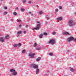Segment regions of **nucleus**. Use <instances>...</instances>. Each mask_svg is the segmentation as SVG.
Listing matches in <instances>:
<instances>
[{"mask_svg":"<svg viewBox=\"0 0 76 76\" xmlns=\"http://www.w3.org/2000/svg\"><path fill=\"white\" fill-rule=\"evenodd\" d=\"M11 22H13V19H11Z\"/></svg>","mask_w":76,"mask_h":76,"instance_id":"40","label":"nucleus"},{"mask_svg":"<svg viewBox=\"0 0 76 76\" xmlns=\"http://www.w3.org/2000/svg\"><path fill=\"white\" fill-rule=\"evenodd\" d=\"M34 55H35V53H31V54H29L28 55V56H30L31 58H34Z\"/></svg>","mask_w":76,"mask_h":76,"instance_id":"5","label":"nucleus"},{"mask_svg":"<svg viewBox=\"0 0 76 76\" xmlns=\"http://www.w3.org/2000/svg\"><path fill=\"white\" fill-rule=\"evenodd\" d=\"M26 52V51L24 50H23L22 51V53L24 54Z\"/></svg>","mask_w":76,"mask_h":76,"instance_id":"19","label":"nucleus"},{"mask_svg":"<svg viewBox=\"0 0 76 76\" xmlns=\"http://www.w3.org/2000/svg\"><path fill=\"white\" fill-rule=\"evenodd\" d=\"M26 33V31H23V34H25Z\"/></svg>","mask_w":76,"mask_h":76,"instance_id":"36","label":"nucleus"},{"mask_svg":"<svg viewBox=\"0 0 76 76\" xmlns=\"http://www.w3.org/2000/svg\"><path fill=\"white\" fill-rule=\"evenodd\" d=\"M31 66H33L34 69H37V68L38 67V65L35 64H31Z\"/></svg>","mask_w":76,"mask_h":76,"instance_id":"7","label":"nucleus"},{"mask_svg":"<svg viewBox=\"0 0 76 76\" xmlns=\"http://www.w3.org/2000/svg\"><path fill=\"white\" fill-rule=\"evenodd\" d=\"M37 23H40L39 22H37Z\"/></svg>","mask_w":76,"mask_h":76,"instance_id":"43","label":"nucleus"},{"mask_svg":"<svg viewBox=\"0 0 76 76\" xmlns=\"http://www.w3.org/2000/svg\"><path fill=\"white\" fill-rule=\"evenodd\" d=\"M16 10H18V7H16Z\"/></svg>","mask_w":76,"mask_h":76,"instance_id":"41","label":"nucleus"},{"mask_svg":"<svg viewBox=\"0 0 76 76\" xmlns=\"http://www.w3.org/2000/svg\"><path fill=\"white\" fill-rule=\"evenodd\" d=\"M13 47H17V45H16V44H14L13 45Z\"/></svg>","mask_w":76,"mask_h":76,"instance_id":"25","label":"nucleus"},{"mask_svg":"<svg viewBox=\"0 0 76 76\" xmlns=\"http://www.w3.org/2000/svg\"><path fill=\"white\" fill-rule=\"evenodd\" d=\"M73 20L72 19L69 20V21H68V22L69 26H73Z\"/></svg>","mask_w":76,"mask_h":76,"instance_id":"2","label":"nucleus"},{"mask_svg":"<svg viewBox=\"0 0 76 76\" xmlns=\"http://www.w3.org/2000/svg\"><path fill=\"white\" fill-rule=\"evenodd\" d=\"M56 34V32H53V35H54Z\"/></svg>","mask_w":76,"mask_h":76,"instance_id":"33","label":"nucleus"},{"mask_svg":"<svg viewBox=\"0 0 76 76\" xmlns=\"http://www.w3.org/2000/svg\"><path fill=\"white\" fill-rule=\"evenodd\" d=\"M63 35H69L70 34L67 32H65L64 33Z\"/></svg>","mask_w":76,"mask_h":76,"instance_id":"9","label":"nucleus"},{"mask_svg":"<svg viewBox=\"0 0 76 76\" xmlns=\"http://www.w3.org/2000/svg\"><path fill=\"white\" fill-rule=\"evenodd\" d=\"M4 38L3 37H1L0 38V41L1 42H4Z\"/></svg>","mask_w":76,"mask_h":76,"instance_id":"8","label":"nucleus"},{"mask_svg":"<svg viewBox=\"0 0 76 76\" xmlns=\"http://www.w3.org/2000/svg\"><path fill=\"white\" fill-rule=\"evenodd\" d=\"M40 27H41V25H40V24H39L38 25H37V26L36 28H33L32 29V30H34V29H35V30H39Z\"/></svg>","mask_w":76,"mask_h":76,"instance_id":"3","label":"nucleus"},{"mask_svg":"<svg viewBox=\"0 0 76 76\" xmlns=\"http://www.w3.org/2000/svg\"><path fill=\"white\" fill-rule=\"evenodd\" d=\"M22 31H20L17 32V34H22Z\"/></svg>","mask_w":76,"mask_h":76,"instance_id":"14","label":"nucleus"},{"mask_svg":"<svg viewBox=\"0 0 76 76\" xmlns=\"http://www.w3.org/2000/svg\"><path fill=\"white\" fill-rule=\"evenodd\" d=\"M1 1H3V0H0Z\"/></svg>","mask_w":76,"mask_h":76,"instance_id":"45","label":"nucleus"},{"mask_svg":"<svg viewBox=\"0 0 76 76\" xmlns=\"http://www.w3.org/2000/svg\"><path fill=\"white\" fill-rule=\"evenodd\" d=\"M36 46H37V44L36 43H35L34 44V47H35Z\"/></svg>","mask_w":76,"mask_h":76,"instance_id":"23","label":"nucleus"},{"mask_svg":"<svg viewBox=\"0 0 76 76\" xmlns=\"http://www.w3.org/2000/svg\"><path fill=\"white\" fill-rule=\"evenodd\" d=\"M5 38L6 39H9V36L7 35L6 36Z\"/></svg>","mask_w":76,"mask_h":76,"instance_id":"13","label":"nucleus"},{"mask_svg":"<svg viewBox=\"0 0 76 76\" xmlns=\"http://www.w3.org/2000/svg\"><path fill=\"white\" fill-rule=\"evenodd\" d=\"M70 71H71V72H74V69H73L71 68L70 69Z\"/></svg>","mask_w":76,"mask_h":76,"instance_id":"18","label":"nucleus"},{"mask_svg":"<svg viewBox=\"0 0 76 76\" xmlns=\"http://www.w3.org/2000/svg\"><path fill=\"white\" fill-rule=\"evenodd\" d=\"M20 10L22 11V12H24L25 11V9H23V8H21L20 9Z\"/></svg>","mask_w":76,"mask_h":76,"instance_id":"22","label":"nucleus"},{"mask_svg":"<svg viewBox=\"0 0 76 76\" xmlns=\"http://www.w3.org/2000/svg\"><path fill=\"white\" fill-rule=\"evenodd\" d=\"M29 4H31V1H30L28 2Z\"/></svg>","mask_w":76,"mask_h":76,"instance_id":"35","label":"nucleus"},{"mask_svg":"<svg viewBox=\"0 0 76 76\" xmlns=\"http://www.w3.org/2000/svg\"><path fill=\"white\" fill-rule=\"evenodd\" d=\"M55 12H58V9H56L55 10Z\"/></svg>","mask_w":76,"mask_h":76,"instance_id":"28","label":"nucleus"},{"mask_svg":"<svg viewBox=\"0 0 76 76\" xmlns=\"http://www.w3.org/2000/svg\"><path fill=\"white\" fill-rule=\"evenodd\" d=\"M13 14L14 15H15V16L17 15V13H16V12H14L13 13Z\"/></svg>","mask_w":76,"mask_h":76,"instance_id":"16","label":"nucleus"},{"mask_svg":"<svg viewBox=\"0 0 76 76\" xmlns=\"http://www.w3.org/2000/svg\"><path fill=\"white\" fill-rule=\"evenodd\" d=\"M22 26L20 25H19V27H21Z\"/></svg>","mask_w":76,"mask_h":76,"instance_id":"39","label":"nucleus"},{"mask_svg":"<svg viewBox=\"0 0 76 76\" xmlns=\"http://www.w3.org/2000/svg\"><path fill=\"white\" fill-rule=\"evenodd\" d=\"M29 13L30 14H31V13H32V12H29Z\"/></svg>","mask_w":76,"mask_h":76,"instance_id":"42","label":"nucleus"},{"mask_svg":"<svg viewBox=\"0 0 76 76\" xmlns=\"http://www.w3.org/2000/svg\"><path fill=\"white\" fill-rule=\"evenodd\" d=\"M43 34L44 35L47 36V33H44Z\"/></svg>","mask_w":76,"mask_h":76,"instance_id":"26","label":"nucleus"},{"mask_svg":"<svg viewBox=\"0 0 76 76\" xmlns=\"http://www.w3.org/2000/svg\"><path fill=\"white\" fill-rule=\"evenodd\" d=\"M4 9H7V7H4Z\"/></svg>","mask_w":76,"mask_h":76,"instance_id":"37","label":"nucleus"},{"mask_svg":"<svg viewBox=\"0 0 76 76\" xmlns=\"http://www.w3.org/2000/svg\"><path fill=\"white\" fill-rule=\"evenodd\" d=\"M28 26H29L28 25H26V28H28Z\"/></svg>","mask_w":76,"mask_h":76,"instance_id":"31","label":"nucleus"},{"mask_svg":"<svg viewBox=\"0 0 76 76\" xmlns=\"http://www.w3.org/2000/svg\"><path fill=\"white\" fill-rule=\"evenodd\" d=\"M41 49V48H36L37 50H39Z\"/></svg>","mask_w":76,"mask_h":76,"instance_id":"24","label":"nucleus"},{"mask_svg":"<svg viewBox=\"0 0 76 76\" xmlns=\"http://www.w3.org/2000/svg\"><path fill=\"white\" fill-rule=\"evenodd\" d=\"M10 72H13L12 75L13 76H16L17 75V72H16V71L14 70V69H10Z\"/></svg>","mask_w":76,"mask_h":76,"instance_id":"1","label":"nucleus"},{"mask_svg":"<svg viewBox=\"0 0 76 76\" xmlns=\"http://www.w3.org/2000/svg\"><path fill=\"white\" fill-rule=\"evenodd\" d=\"M41 58V57H39L36 60L37 61H39Z\"/></svg>","mask_w":76,"mask_h":76,"instance_id":"11","label":"nucleus"},{"mask_svg":"<svg viewBox=\"0 0 76 76\" xmlns=\"http://www.w3.org/2000/svg\"><path fill=\"white\" fill-rule=\"evenodd\" d=\"M39 14H40V15H41L42 14L43 12H42V11H40L39 12Z\"/></svg>","mask_w":76,"mask_h":76,"instance_id":"21","label":"nucleus"},{"mask_svg":"<svg viewBox=\"0 0 76 76\" xmlns=\"http://www.w3.org/2000/svg\"><path fill=\"white\" fill-rule=\"evenodd\" d=\"M43 36V35L42 34H40L39 36V37L40 38H42Z\"/></svg>","mask_w":76,"mask_h":76,"instance_id":"10","label":"nucleus"},{"mask_svg":"<svg viewBox=\"0 0 76 76\" xmlns=\"http://www.w3.org/2000/svg\"><path fill=\"white\" fill-rule=\"evenodd\" d=\"M21 21V20H18L17 21V22H20Z\"/></svg>","mask_w":76,"mask_h":76,"instance_id":"32","label":"nucleus"},{"mask_svg":"<svg viewBox=\"0 0 76 76\" xmlns=\"http://www.w3.org/2000/svg\"><path fill=\"white\" fill-rule=\"evenodd\" d=\"M63 18L61 17H60L58 18H57V19H58V20H62Z\"/></svg>","mask_w":76,"mask_h":76,"instance_id":"15","label":"nucleus"},{"mask_svg":"<svg viewBox=\"0 0 76 76\" xmlns=\"http://www.w3.org/2000/svg\"><path fill=\"white\" fill-rule=\"evenodd\" d=\"M74 41H75L76 42V39H74Z\"/></svg>","mask_w":76,"mask_h":76,"instance_id":"38","label":"nucleus"},{"mask_svg":"<svg viewBox=\"0 0 76 76\" xmlns=\"http://www.w3.org/2000/svg\"><path fill=\"white\" fill-rule=\"evenodd\" d=\"M50 56H53V53H49Z\"/></svg>","mask_w":76,"mask_h":76,"instance_id":"29","label":"nucleus"},{"mask_svg":"<svg viewBox=\"0 0 76 76\" xmlns=\"http://www.w3.org/2000/svg\"><path fill=\"white\" fill-rule=\"evenodd\" d=\"M26 1V0H23V3H25Z\"/></svg>","mask_w":76,"mask_h":76,"instance_id":"27","label":"nucleus"},{"mask_svg":"<svg viewBox=\"0 0 76 76\" xmlns=\"http://www.w3.org/2000/svg\"><path fill=\"white\" fill-rule=\"evenodd\" d=\"M3 14H4V15H7V12H4Z\"/></svg>","mask_w":76,"mask_h":76,"instance_id":"17","label":"nucleus"},{"mask_svg":"<svg viewBox=\"0 0 76 76\" xmlns=\"http://www.w3.org/2000/svg\"><path fill=\"white\" fill-rule=\"evenodd\" d=\"M74 38L73 37H70L68 38L67 41L68 42H70L71 41L73 40L74 41Z\"/></svg>","mask_w":76,"mask_h":76,"instance_id":"4","label":"nucleus"},{"mask_svg":"<svg viewBox=\"0 0 76 76\" xmlns=\"http://www.w3.org/2000/svg\"><path fill=\"white\" fill-rule=\"evenodd\" d=\"M74 14H75L76 15V12H75V13H74Z\"/></svg>","mask_w":76,"mask_h":76,"instance_id":"44","label":"nucleus"},{"mask_svg":"<svg viewBox=\"0 0 76 76\" xmlns=\"http://www.w3.org/2000/svg\"><path fill=\"white\" fill-rule=\"evenodd\" d=\"M21 45H22V44H21V43H18V46L20 47L21 46Z\"/></svg>","mask_w":76,"mask_h":76,"instance_id":"20","label":"nucleus"},{"mask_svg":"<svg viewBox=\"0 0 76 76\" xmlns=\"http://www.w3.org/2000/svg\"><path fill=\"white\" fill-rule=\"evenodd\" d=\"M39 73V69H38L36 70V74H38Z\"/></svg>","mask_w":76,"mask_h":76,"instance_id":"12","label":"nucleus"},{"mask_svg":"<svg viewBox=\"0 0 76 76\" xmlns=\"http://www.w3.org/2000/svg\"><path fill=\"white\" fill-rule=\"evenodd\" d=\"M59 9H62V7L61 6H59Z\"/></svg>","mask_w":76,"mask_h":76,"instance_id":"30","label":"nucleus"},{"mask_svg":"<svg viewBox=\"0 0 76 76\" xmlns=\"http://www.w3.org/2000/svg\"><path fill=\"white\" fill-rule=\"evenodd\" d=\"M51 42H52L51 44H52V45H54V42H55V40L53 39L50 40L49 41V44H50Z\"/></svg>","mask_w":76,"mask_h":76,"instance_id":"6","label":"nucleus"},{"mask_svg":"<svg viewBox=\"0 0 76 76\" xmlns=\"http://www.w3.org/2000/svg\"><path fill=\"white\" fill-rule=\"evenodd\" d=\"M46 19H47L48 20V19H50V18L49 17H47L46 18Z\"/></svg>","mask_w":76,"mask_h":76,"instance_id":"34","label":"nucleus"}]
</instances>
